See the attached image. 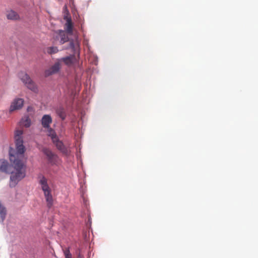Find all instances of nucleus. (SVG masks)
<instances>
[{
	"mask_svg": "<svg viewBox=\"0 0 258 258\" xmlns=\"http://www.w3.org/2000/svg\"><path fill=\"white\" fill-rule=\"evenodd\" d=\"M22 130H17L15 132L14 139L16 144V152L10 148L9 151L10 160L13 170H10L11 166L8 161L0 160V171L11 173L10 186H15L18 183L26 176V165L24 153L25 148L23 145Z\"/></svg>",
	"mask_w": 258,
	"mask_h": 258,
	"instance_id": "obj_1",
	"label": "nucleus"
},
{
	"mask_svg": "<svg viewBox=\"0 0 258 258\" xmlns=\"http://www.w3.org/2000/svg\"><path fill=\"white\" fill-rule=\"evenodd\" d=\"M39 183L41 185V189L44 192L47 206L50 208L53 204V198L51 194V189L47 183V179L44 176H42L40 178Z\"/></svg>",
	"mask_w": 258,
	"mask_h": 258,
	"instance_id": "obj_2",
	"label": "nucleus"
},
{
	"mask_svg": "<svg viewBox=\"0 0 258 258\" xmlns=\"http://www.w3.org/2000/svg\"><path fill=\"white\" fill-rule=\"evenodd\" d=\"M19 77L29 89L35 93L38 92L37 86L28 74L21 72L19 74Z\"/></svg>",
	"mask_w": 258,
	"mask_h": 258,
	"instance_id": "obj_3",
	"label": "nucleus"
},
{
	"mask_svg": "<svg viewBox=\"0 0 258 258\" xmlns=\"http://www.w3.org/2000/svg\"><path fill=\"white\" fill-rule=\"evenodd\" d=\"M48 136L51 137L53 143L55 144V146L58 150H60L62 153L68 155L69 151L68 149L64 146L62 142L60 141L53 130H50V133Z\"/></svg>",
	"mask_w": 258,
	"mask_h": 258,
	"instance_id": "obj_4",
	"label": "nucleus"
},
{
	"mask_svg": "<svg viewBox=\"0 0 258 258\" xmlns=\"http://www.w3.org/2000/svg\"><path fill=\"white\" fill-rule=\"evenodd\" d=\"M43 152L46 156L49 163L52 165L58 164L59 161L58 157L57 155L52 153L51 150L47 148H44Z\"/></svg>",
	"mask_w": 258,
	"mask_h": 258,
	"instance_id": "obj_5",
	"label": "nucleus"
},
{
	"mask_svg": "<svg viewBox=\"0 0 258 258\" xmlns=\"http://www.w3.org/2000/svg\"><path fill=\"white\" fill-rule=\"evenodd\" d=\"M24 101L22 98H17L12 102L9 111L12 112L15 110L21 109L24 105Z\"/></svg>",
	"mask_w": 258,
	"mask_h": 258,
	"instance_id": "obj_6",
	"label": "nucleus"
},
{
	"mask_svg": "<svg viewBox=\"0 0 258 258\" xmlns=\"http://www.w3.org/2000/svg\"><path fill=\"white\" fill-rule=\"evenodd\" d=\"M52 122V118L50 115L45 114L42 116L41 120V124L44 128L47 130L48 135L50 133V130H53L50 127V125Z\"/></svg>",
	"mask_w": 258,
	"mask_h": 258,
	"instance_id": "obj_7",
	"label": "nucleus"
},
{
	"mask_svg": "<svg viewBox=\"0 0 258 258\" xmlns=\"http://www.w3.org/2000/svg\"><path fill=\"white\" fill-rule=\"evenodd\" d=\"M60 62L58 60L56 62L53 66H52L49 69L45 70L44 72V75L45 77H48L53 74H56L59 71L60 69Z\"/></svg>",
	"mask_w": 258,
	"mask_h": 258,
	"instance_id": "obj_8",
	"label": "nucleus"
},
{
	"mask_svg": "<svg viewBox=\"0 0 258 258\" xmlns=\"http://www.w3.org/2000/svg\"><path fill=\"white\" fill-rule=\"evenodd\" d=\"M59 61H63L66 65L68 66H72L75 61H77L76 58L74 55H71L69 56L62 57L59 59Z\"/></svg>",
	"mask_w": 258,
	"mask_h": 258,
	"instance_id": "obj_9",
	"label": "nucleus"
},
{
	"mask_svg": "<svg viewBox=\"0 0 258 258\" xmlns=\"http://www.w3.org/2000/svg\"><path fill=\"white\" fill-rule=\"evenodd\" d=\"M64 19L66 20L67 22L64 25V27L68 33L71 34L73 33V23L71 17L65 16Z\"/></svg>",
	"mask_w": 258,
	"mask_h": 258,
	"instance_id": "obj_10",
	"label": "nucleus"
},
{
	"mask_svg": "<svg viewBox=\"0 0 258 258\" xmlns=\"http://www.w3.org/2000/svg\"><path fill=\"white\" fill-rule=\"evenodd\" d=\"M6 16L7 18L9 20H17L20 19L18 14L13 10L7 11Z\"/></svg>",
	"mask_w": 258,
	"mask_h": 258,
	"instance_id": "obj_11",
	"label": "nucleus"
},
{
	"mask_svg": "<svg viewBox=\"0 0 258 258\" xmlns=\"http://www.w3.org/2000/svg\"><path fill=\"white\" fill-rule=\"evenodd\" d=\"M58 38L60 39L59 43L61 44L68 41L69 37L63 31L60 30L58 34Z\"/></svg>",
	"mask_w": 258,
	"mask_h": 258,
	"instance_id": "obj_12",
	"label": "nucleus"
},
{
	"mask_svg": "<svg viewBox=\"0 0 258 258\" xmlns=\"http://www.w3.org/2000/svg\"><path fill=\"white\" fill-rule=\"evenodd\" d=\"M6 215V208L0 204V222H3Z\"/></svg>",
	"mask_w": 258,
	"mask_h": 258,
	"instance_id": "obj_13",
	"label": "nucleus"
},
{
	"mask_svg": "<svg viewBox=\"0 0 258 258\" xmlns=\"http://www.w3.org/2000/svg\"><path fill=\"white\" fill-rule=\"evenodd\" d=\"M56 113L62 120H64L66 118V115L63 108H59L57 109L56 110Z\"/></svg>",
	"mask_w": 258,
	"mask_h": 258,
	"instance_id": "obj_14",
	"label": "nucleus"
},
{
	"mask_svg": "<svg viewBox=\"0 0 258 258\" xmlns=\"http://www.w3.org/2000/svg\"><path fill=\"white\" fill-rule=\"evenodd\" d=\"M21 123L23 126H24L26 127H28L31 125V120L28 117H27L25 118V119H23L21 120Z\"/></svg>",
	"mask_w": 258,
	"mask_h": 258,
	"instance_id": "obj_15",
	"label": "nucleus"
},
{
	"mask_svg": "<svg viewBox=\"0 0 258 258\" xmlns=\"http://www.w3.org/2000/svg\"><path fill=\"white\" fill-rule=\"evenodd\" d=\"M58 51V49L57 47L55 46L49 47L47 48V52L49 54L56 53Z\"/></svg>",
	"mask_w": 258,
	"mask_h": 258,
	"instance_id": "obj_16",
	"label": "nucleus"
},
{
	"mask_svg": "<svg viewBox=\"0 0 258 258\" xmlns=\"http://www.w3.org/2000/svg\"><path fill=\"white\" fill-rule=\"evenodd\" d=\"M63 253L65 256V258H72V254L70 253L69 248L64 249Z\"/></svg>",
	"mask_w": 258,
	"mask_h": 258,
	"instance_id": "obj_17",
	"label": "nucleus"
},
{
	"mask_svg": "<svg viewBox=\"0 0 258 258\" xmlns=\"http://www.w3.org/2000/svg\"><path fill=\"white\" fill-rule=\"evenodd\" d=\"M77 258H84V255L81 253V251L78 253Z\"/></svg>",
	"mask_w": 258,
	"mask_h": 258,
	"instance_id": "obj_18",
	"label": "nucleus"
}]
</instances>
